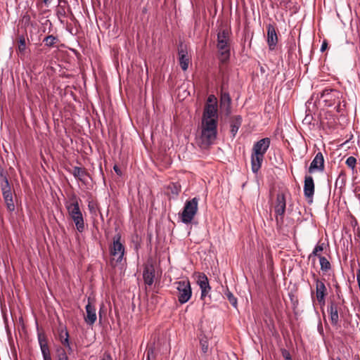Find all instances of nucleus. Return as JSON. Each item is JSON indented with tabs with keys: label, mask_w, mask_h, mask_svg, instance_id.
<instances>
[{
	"label": "nucleus",
	"mask_w": 360,
	"mask_h": 360,
	"mask_svg": "<svg viewBox=\"0 0 360 360\" xmlns=\"http://www.w3.org/2000/svg\"><path fill=\"white\" fill-rule=\"evenodd\" d=\"M270 143L269 138H263L254 143L251 154V169L253 173L257 174L261 168Z\"/></svg>",
	"instance_id": "nucleus-1"
},
{
	"label": "nucleus",
	"mask_w": 360,
	"mask_h": 360,
	"mask_svg": "<svg viewBox=\"0 0 360 360\" xmlns=\"http://www.w3.org/2000/svg\"><path fill=\"white\" fill-rule=\"evenodd\" d=\"M217 122L202 121L201 144L202 147H207L214 143L217 135Z\"/></svg>",
	"instance_id": "nucleus-2"
},
{
	"label": "nucleus",
	"mask_w": 360,
	"mask_h": 360,
	"mask_svg": "<svg viewBox=\"0 0 360 360\" xmlns=\"http://www.w3.org/2000/svg\"><path fill=\"white\" fill-rule=\"evenodd\" d=\"M66 208L70 217L75 224L77 230L79 233H82L85 229V224L78 200L75 198L72 202L66 205Z\"/></svg>",
	"instance_id": "nucleus-3"
},
{
	"label": "nucleus",
	"mask_w": 360,
	"mask_h": 360,
	"mask_svg": "<svg viewBox=\"0 0 360 360\" xmlns=\"http://www.w3.org/2000/svg\"><path fill=\"white\" fill-rule=\"evenodd\" d=\"M228 32L222 30L217 34V49L219 53V60L226 63L230 58V44L228 37Z\"/></svg>",
	"instance_id": "nucleus-4"
},
{
	"label": "nucleus",
	"mask_w": 360,
	"mask_h": 360,
	"mask_svg": "<svg viewBox=\"0 0 360 360\" xmlns=\"http://www.w3.org/2000/svg\"><path fill=\"white\" fill-rule=\"evenodd\" d=\"M199 198L195 197L191 200H186L182 212L180 214V218L184 224H190L193 219L198 212Z\"/></svg>",
	"instance_id": "nucleus-5"
},
{
	"label": "nucleus",
	"mask_w": 360,
	"mask_h": 360,
	"mask_svg": "<svg viewBox=\"0 0 360 360\" xmlns=\"http://www.w3.org/2000/svg\"><path fill=\"white\" fill-rule=\"evenodd\" d=\"M174 284L177 290L179 302L181 304L188 302L192 296V290L189 280L184 279L176 281Z\"/></svg>",
	"instance_id": "nucleus-6"
},
{
	"label": "nucleus",
	"mask_w": 360,
	"mask_h": 360,
	"mask_svg": "<svg viewBox=\"0 0 360 360\" xmlns=\"http://www.w3.org/2000/svg\"><path fill=\"white\" fill-rule=\"evenodd\" d=\"M121 238L120 233L115 235L112 238V243L110 245V252L112 257V262H115L116 264L122 261L125 252L124 246L121 243Z\"/></svg>",
	"instance_id": "nucleus-7"
},
{
	"label": "nucleus",
	"mask_w": 360,
	"mask_h": 360,
	"mask_svg": "<svg viewBox=\"0 0 360 360\" xmlns=\"http://www.w3.org/2000/svg\"><path fill=\"white\" fill-rule=\"evenodd\" d=\"M286 209V200L284 194L279 193L276 196L274 205L276 214V222L278 229H281L283 224L284 214Z\"/></svg>",
	"instance_id": "nucleus-8"
},
{
	"label": "nucleus",
	"mask_w": 360,
	"mask_h": 360,
	"mask_svg": "<svg viewBox=\"0 0 360 360\" xmlns=\"http://www.w3.org/2000/svg\"><path fill=\"white\" fill-rule=\"evenodd\" d=\"M217 121L218 122L217 105L214 103H206L202 113V121Z\"/></svg>",
	"instance_id": "nucleus-9"
},
{
	"label": "nucleus",
	"mask_w": 360,
	"mask_h": 360,
	"mask_svg": "<svg viewBox=\"0 0 360 360\" xmlns=\"http://www.w3.org/2000/svg\"><path fill=\"white\" fill-rule=\"evenodd\" d=\"M316 297L320 305L323 306L326 303V297L328 295L325 283L319 278H315Z\"/></svg>",
	"instance_id": "nucleus-10"
},
{
	"label": "nucleus",
	"mask_w": 360,
	"mask_h": 360,
	"mask_svg": "<svg viewBox=\"0 0 360 360\" xmlns=\"http://www.w3.org/2000/svg\"><path fill=\"white\" fill-rule=\"evenodd\" d=\"M341 308V304L335 301H331L328 306V312L330 316L331 324L334 326L338 325L339 315L338 311Z\"/></svg>",
	"instance_id": "nucleus-11"
},
{
	"label": "nucleus",
	"mask_w": 360,
	"mask_h": 360,
	"mask_svg": "<svg viewBox=\"0 0 360 360\" xmlns=\"http://www.w3.org/2000/svg\"><path fill=\"white\" fill-rule=\"evenodd\" d=\"M324 170V158L322 153L316 154L309 167V172H323Z\"/></svg>",
	"instance_id": "nucleus-12"
},
{
	"label": "nucleus",
	"mask_w": 360,
	"mask_h": 360,
	"mask_svg": "<svg viewBox=\"0 0 360 360\" xmlns=\"http://www.w3.org/2000/svg\"><path fill=\"white\" fill-rule=\"evenodd\" d=\"M197 283L201 290L200 299L203 300L211 290L207 276L205 274H200Z\"/></svg>",
	"instance_id": "nucleus-13"
},
{
	"label": "nucleus",
	"mask_w": 360,
	"mask_h": 360,
	"mask_svg": "<svg viewBox=\"0 0 360 360\" xmlns=\"http://www.w3.org/2000/svg\"><path fill=\"white\" fill-rule=\"evenodd\" d=\"M267 28V39L266 41L270 50H274L278 42V36L276 31V27L272 24H269Z\"/></svg>",
	"instance_id": "nucleus-14"
},
{
	"label": "nucleus",
	"mask_w": 360,
	"mask_h": 360,
	"mask_svg": "<svg viewBox=\"0 0 360 360\" xmlns=\"http://www.w3.org/2000/svg\"><path fill=\"white\" fill-rule=\"evenodd\" d=\"M314 194V182L312 176H306L304 178V195L309 200V202H312V198Z\"/></svg>",
	"instance_id": "nucleus-15"
},
{
	"label": "nucleus",
	"mask_w": 360,
	"mask_h": 360,
	"mask_svg": "<svg viewBox=\"0 0 360 360\" xmlns=\"http://www.w3.org/2000/svg\"><path fill=\"white\" fill-rule=\"evenodd\" d=\"M231 99L228 92H221L220 96V108L224 112L226 115H229L231 113Z\"/></svg>",
	"instance_id": "nucleus-16"
},
{
	"label": "nucleus",
	"mask_w": 360,
	"mask_h": 360,
	"mask_svg": "<svg viewBox=\"0 0 360 360\" xmlns=\"http://www.w3.org/2000/svg\"><path fill=\"white\" fill-rule=\"evenodd\" d=\"M178 54H179V65L181 68V69L184 71H186L188 68L190 63V58L188 56V53L186 50L183 48L182 45H181L180 48L178 49Z\"/></svg>",
	"instance_id": "nucleus-17"
},
{
	"label": "nucleus",
	"mask_w": 360,
	"mask_h": 360,
	"mask_svg": "<svg viewBox=\"0 0 360 360\" xmlns=\"http://www.w3.org/2000/svg\"><path fill=\"white\" fill-rule=\"evenodd\" d=\"M71 174L75 179L80 181L83 184H86V178L89 176V173L84 167H74Z\"/></svg>",
	"instance_id": "nucleus-18"
},
{
	"label": "nucleus",
	"mask_w": 360,
	"mask_h": 360,
	"mask_svg": "<svg viewBox=\"0 0 360 360\" xmlns=\"http://www.w3.org/2000/svg\"><path fill=\"white\" fill-rule=\"evenodd\" d=\"M1 176L2 179L1 183V189L2 191L3 198L4 200L12 198L13 193L8 180L6 176H3L2 174H1Z\"/></svg>",
	"instance_id": "nucleus-19"
},
{
	"label": "nucleus",
	"mask_w": 360,
	"mask_h": 360,
	"mask_svg": "<svg viewBox=\"0 0 360 360\" xmlns=\"http://www.w3.org/2000/svg\"><path fill=\"white\" fill-rule=\"evenodd\" d=\"M85 309L86 312V316L84 318L85 321L89 325H93L96 321V308L89 302Z\"/></svg>",
	"instance_id": "nucleus-20"
},
{
	"label": "nucleus",
	"mask_w": 360,
	"mask_h": 360,
	"mask_svg": "<svg viewBox=\"0 0 360 360\" xmlns=\"http://www.w3.org/2000/svg\"><path fill=\"white\" fill-rule=\"evenodd\" d=\"M143 278L146 284L151 285L153 283L155 269L153 265L145 266L143 272Z\"/></svg>",
	"instance_id": "nucleus-21"
},
{
	"label": "nucleus",
	"mask_w": 360,
	"mask_h": 360,
	"mask_svg": "<svg viewBox=\"0 0 360 360\" xmlns=\"http://www.w3.org/2000/svg\"><path fill=\"white\" fill-rule=\"evenodd\" d=\"M242 124V117L240 115H236L231 118L230 127L231 133L234 137Z\"/></svg>",
	"instance_id": "nucleus-22"
},
{
	"label": "nucleus",
	"mask_w": 360,
	"mask_h": 360,
	"mask_svg": "<svg viewBox=\"0 0 360 360\" xmlns=\"http://www.w3.org/2000/svg\"><path fill=\"white\" fill-rule=\"evenodd\" d=\"M39 343L40 345V349L44 360L51 359V357L50 354V350L45 338H41L40 335H39Z\"/></svg>",
	"instance_id": "nucleus-23"
},
{
	"label": "nucleus",
	"mask_w": 360,
	"mask_h": 360,
	"mask_svg": "<svg viewBox=\"0 0 360 360\" xmlns=\"http://www.w3.org/2000/svg\"><path fill=\"white\" fill-rule=\"evenodd\" d=\"M59 338H60V342L64 346H65L66 347L68 348V352H69V353H70L72 352V347L70 346V341H69V333L65 328H61L60 330Z\"/></svg>",
	"instance_id": "nucleus-24"
},
{
	"label": "nucleus",
	"mask_w": 360,
	"mask_h": 360,
	"mask_svg": "<svg viewBox=\"0 0 360 360\" xmlns=\"http://www.w3.org/2000/svg\"><path fill=\"white\" fill-rule=\"evenodd\" d=\"M224 296L229 301L230 304L236 309L238 307L237 298L229 290L228 288L224 291Z\"/></svg>",
	"instance_id": "nucleus-25"
},
{
	"label": "nucleus",
	"mask_w": 360,
	"mask_h": 360,
	"mask_svg": "<svg viewBox=\"0 0 360 360\" xmlns=\"http://www.w3.org/2000/svg\"><path fill=\"white\" fill-rule=\"evenodd\" d=\"M319 262L321 265V269L323 271L327 272L330 269L331 265L329 261L323 256L319 255Z\"/></svg>",
	"instance_id": "nucleus-26"
},
{
	"label": "nucleus",
	"mask_w": 360,
	"mask_h": 360,
	"mask_svg": "<svg viewBox=\"0 0 360 360\" xmlns=\"http://www.w3.org/2000/svg\"><path fill=\"white\" fill-rule=\"evenodd\" d=\"M57 41H58V37L52 34L46 37L43 39V42L48 47L53 46Z\"/></svg>",
	"instance_id": "nucleus-27"
},
{
	"label": "nucleus",
	"mask_w": 360,
	"mask_h": 360,
	"mask_svg": "<svg viewBox=\"0 0 360 360\" xmlns=\"http://www.w3.org/2000/svg\"><path fill=\"white\" fill-rule=\"evenodd\" d=\"M324 243L319 244L318 243L314 248L312 252L309 255V259H311L313 257H318L320 255L319 253L323 250Z\"/></svg>",
	"instance_id": "nucleus-28"
},
{
	"label": "nucleus",
	"mask_w": 360,
	"mask_h": 360,
	"mask_svg": "<svg viewBox=\"0 0 360 360\" xmlns=\"http://www.w3.org/2000/svg\"><path fill=\"white\" fill-rule=\"evenodd\" d=\"M59 2V7L57 9L56 13L58 17H65V6L61 5V3H64L65 5L67 4V1L65 0H58Z\"/></svg>",
	"instance_id": "nucleus-29"
},
{
	"label": "nucleus",
	"mask_w": 360,
	"mask_h": 360,
	"mask_svg": "<svg viewBox=\"0 0 360 360\" xmlns=\"http://www.w3.org/2000/svg\"><path fill=\"white\" fill-rule=\"evenodd\" d=\"M200 345L201 347V350L204 354H206L208 352L209 344L207 338H201L200 340Z\"/></svg>",
	"instance_id": "nucleus-30"
},
{
	"label": "nucleus",
	"mask_w": 360,
	"mask_h": 360,
	"mask_svg": "<svg viewBox=\"0 0 360 360\" xmlns=\"http://www.w3.org/2000/svg\"><path fill=\"white\" fill-rule=\"evenodd\" d=\"M58 352V360H69V358L66 354V352L63 348L57 349Z\"/></svg>",
	"instance_id": "nucleus-31"
},
{
	"label": "nucleus",
	"mask_w": 360,
	"mask_h": 360,
	"mask_svg": "<svg viewBox=\"0 0 360 360\" xmlns=\"http://www.w3.org/2000/svg\"><path fill=\"white\" fill-rule=\"evenodd\" d=\"M26 49V42L24 37H20L18 41V50L20 53H22Z\"/></svg>",
	"instance_id": "nucleus-32"
},
{
	"label": "nucleus",
	"mask_w": 360,
	"mask_h": 360,
	"mask_svg": "<svg viewBox=\"0 0 360 360\" xmlns=\"http://www.w3.org/2000/svg\"><path fill=\"white\" fill-rule=\"evenodd\" d=\"M4 201L6 202L7 210L9 212H13L15 210V205L13 202V198H8V200H4Z\"/></svg>",
	"instance_id": "nucleus-33"
},
{
	"label": "nucleus",
	"mask_w": 360,
	"mask_h": 360,
	"mask_svg": "<svg viewBox=\"0 0 360 360\" xmlns=\"http://www.w3.org/2000/svg\"><path fill=\"white\" fill-rule=\"evenodd\" d=\"M356 160L354 157L353 156H349V158H347V159L346 160V165L349 167V168H352V169H354L355 167V165H356Z\"/></svg>",
	"instance_id": "nucleus-34"
},
{
	"label": "nucleus",
	"mask_w": 360,
	"mask_h": 360,
	"mask_svg": "<svg viewBox=\"0 0 360 360\" xmlns=\"http://www.w3.org/2000/svg\"><path fill=\"white\" fill-rule=\"evenodd\" d=\"M169 188L171 192L174 195H178L181 191V187L178 184L173 183Z\"/></svg>",
	"instance_id": "nucleus-35"
},
{
	"label": "nucleus",
	"mask_w": 360,
	"mask_h": 360,
	"mask_svg": "<svg viewBox=\"0 0 360 360\" xmlns=\"http://www.w3.org/2000/svg\"><path fill=\"white\" fill-rule=\"evenodd\" d=\"M334 92V90L333 89H325L324 90L322 91L321 94V98H329L330 99L332 98V97H330V94Z\"/></svg>",
	"instance_id": "nucleus-36"
},
{
	"label": "nucleus",
	"mask_w": 360,
	"mask_h": 360,
	"mask_svg": "<svg viewBox=\"0 0 360 360\" xmlns=\"http://www.w3.org/2000/svg\"><path fill=\"white\" fill-rule=\"evenodd\" d=\"M281 352L285 360H292L290 352L286 349H281Z\"/></svg>",
	"instance_id": "nucleus-37"
},
{
	"label": "nucleus",
	"mask_w": 360,
	"mask_h": 360,
	"mask_svg": "<svg viewBox=\"0 0 360 360\" xmlns=\"http://www.w3.org/2000/svg\"><path fill=\"white\" fill-rule=\"evenodd\" d=\"M150 359H155V352L153 347H149L147 349L146 360H150Z\"/></svg>",
	"instance_id": "nucleus-38"
},
{
	"label": "nucleus",
	"mask_w": 360,
	"mask_h": 360,
	"mask_svg": "<svg viewBox=\"0 0 360 360\" xmlns=\"http://www.w3.org/2000/svg\"><path fill=\"white\" fill-rule=\"evenodd\" d=\"M207 103H214L216 105H217V101L215 96L213 94L210 95L207 98Z\"/></svg>",
	"instance_id": "nucleus-39"
},
{
	"label": "nucleus",
	"mask_w": 360,
	"mask_h": 360,
	"mask_svg": "<svg viewBox=\"0 0 360 360\" xmlns=\"http://www.w3.org/2000/svg\"><path fill=\"white\" fill-rule=\"evenodd\" d=\"M88 207L92 214H96V208L93 205L89 204Z\"/></svg>",
	"instance_id": "nucleus-40"
},
{
	"label": "nucleus",
	"mask_w": 360,
	"mask_h": 360,
	"mask_svg": "<svg viewBox=\"0 0 360 360\" xmlns=\"http://www.w3.org/2000/svg\"><path fill=\"white\" fill-rule=\"evenodd\" d=\"M101 360H112L111 355L109 353L105 352Z\"/></svg>",
	"instance_id": "nucleus-41"
},
{
	"label": "nucleus",
	"mask_w": 360,
	"mask_h": 360,
	"mask_svg": "<svg viewBox=\"0 0 360 360\" xmlns=\"http://www.w3.org/2000/svg\"><path fill=\"white\" fill-rule=\"evenodd\" d=\"M327 47H328V44H327V42H326V41H324L322 43V44H321V49H320V51H321V52H323V51L327 49Z\"/></svg>",
	"instance_id": "nucleus-42"
},
{
	"label": "nucleus",
	"mask_w": 360,
	"mask_h": 360,
	"mask_svg": "<svg viewBox=\"0 0 360 360\" xmlns=\"http://www.w3.org/2000/svg\"><path fill=\"white\" fill-rule=\"evenodd\" d=\"M113 169H114L115 172L118 175H121V174H122L121 170L120 169V168H119L117 165H115V166L113 167Z\"/></svg>",
	"instance_id": "nucleus-43"
},
{
	"label": "nucleus",
	"mask_w": 360,
	"mask_h": 360,
	"mask_svg": "<svg viewBox=\"0 0 360 360\" xmlns=\"http://www.w3.org/2000/svg\"><path fill=\"white\" fill-rule=\"evenodd\" d=\"M43 2L44 3L45 5L48 6L50 3V0H43Z\"/></svg>",
	"instance_id": "nucleus-44"
},
{
	"label": "nucleus",
	"mask_w": 360,
	"mask_h": 360,
	"mask_svg": "<svg viewBox=\"0 0 360 360\" xmlns=\"http://www.w3.org/2000/svg\"><path fill=\"white\" fill-rule=\"evenodd\" d=\"M100 217H101V219L102 221H104V218H103V214L100 212Z\"/></svg>",
	"instance_id": "nucleus-45"
}]
</instances>
